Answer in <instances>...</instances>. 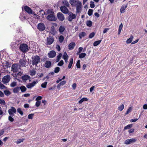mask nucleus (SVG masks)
Here are the masks:
<instances>
[{"label":"nucleus","mask_w":147,"mask_h":147,"mask_svg":"<svg viewBox=\"0 0 147 147\" xmlns=\"http://www.w3.org/2000/svg\"><path fill=\"white\" fill-rule=\"evenodd\" d=\"M4 92L5 94L7 96L10 95L11 94V92L8 90H5L4 91Z\"/></svg>","instance_id":"obj_41"},{"label":"nucleus","mask_w":147,"mask_h":147,"mask_svg":"<svg viewBox=\"0 0 147 147\" xmlns=\"http://www.w3.org/2000/svg\"><path fill=\"white\" fill-rule=\"evenodd\" d=\"M50 33L52 34L53 36H54L56 34V32L55 31V29H52L51 30Z\"/></svg>","instance_id":"obj_48"},{"label":"nucleus","mask_w":147,"mask_h":147,"mask_svg":"<svg viewBox=\"0 0 147 147\" xmlns=\"http://www.w3.org/2000/svg\"><path fill=\"white\" fill-rule=\"evenodd\" d=\"M64 40V37L62 35L60 36L59 38V41L60 43L62 42Z\"/></svg>","instance_id":"obj_32"},{"label":"nucleus","mask_w":147,"mask_h":147,"mask_svg":"<svg viewBox=\"0 0 147 147\" xmlns=\"http://www.w3.org/2000/svg\"><path fill=\"white\" fill-rule=\"evenodd\" d=\"M34 114L32 113L29 114L28 116V117L29 119H32L33 118V117L34 116Z\"/></svg>","instance_id":"obj_47"},{"label":"nucleus","mask_w":147,"mask_h":147,"mask_svg":"<svg viewBox=\"0 0 147 147\" xmlns=\"http://www.w3.org/2000/svg\"><path fill=\"white\" fill-rule=\"evenodd\" d=\"M8 119L11 122H12L14 121L13 118L11 116H9L8 117Z\"/></svg>","instance_id":"obj_59"},{"label":"nucleus","mask_w":147,"mask_h":147,"mask_svg":"<svg viewBox=\"0 0 147 147\" xmlns=\"http://www.w3.org/2000/svg\"><path fill=\"white\" fill-rule=\"evenodd\" d=\"M36 71L34 69L30 71V75L32 76H34L36 74Z\"/></svg>","instance_id":"obj_36"},{"label":"nucleus","mask_w":147,"mask_h":147,"mask_svg":"<svg viewBox=\"0 0 147 147\" xmlns=\"http://www.w3.org/2000/svg\"><path fill=\"white\" fill-rule=\"evenodd\" d=\"M93 10L92 9H89L88 12V15L90 16H91L93 13Z\"/></svg>","instance_id":"obj_43"},{"label":"nucleus","mask_w":147,"mask_h":147,"mask_svg":"<svg viewBox=\"0 0 147 147\" xmlns=\"http://www.w3.org/2000/svg\"><path fill=\"white\" fill-rule=\"evenodd\" d=\"M124 105L123 104H122L118 107V109L120 111H121L124 109Z\"/></svg>","instance_id":"obj_35"},{"label":"nucleus","mask_w":147,"mask_h":147,"mask_svg":"<svg viewBox=\"0 0 147 147\" xmlns=\"http://www.w3.org/2000/svg\"><path fill=\"white\" fill-rule=\"evenodd\" d=\"M63 3L67 7H68L69 6V4L68 1L67 0L64 1H63Z\"/></svg>","instance_id":"obj_40"},{"label":"nucleus","mask_w":147,"mask_h":147,"mask_svg":"<svg viewBox=\"0 0 147 147\" xmlns=\"http://www.w3.org/2000/svg\"><path fill=\"white\" fill-rule=\"evenodd\" d=\"M4 133V130L2 129L1 130H0V136L3 135Z\"/></svg>","instance_id":"obj_63"},{"label":"nucleus","mask_w":147,"mask_h":147,"mask_svg":"<svg viewBox=\"0 0 147 147\" xmlns=\"http://www.w3.org/2000/svg\"><path fill=\"white\" fill-rule=\"evenodd\" d=\"M76 66L78 68H80V60L78 61L76 63Z\"/></svg>","instance_id":"obj_50"},{"label":"nucleus","mask_w":147,"mask_h":147,"mask_svg":"<svg viewBox=\"0 0 147 147\" xmlns=\"http://www.w3.org/2000/svg\"><path fill=\"white\" fill-rule=\"evenodd\" d=\"M65 27L64 26H60L59 29V31L61 34H62L63 32L65 30Z\"/></svg>","instance_id":"obj_22"},{"label":"nucleus","mask_w":147,"mask_h":147,"mask_svg":"<svg viewBox=\"0 0 147 147\" xmlns=\"http://www.w3.org/2000/svg\"><path fill=\"white\" fill-rule=\"evenodd\" d=\"M88 100V99L86 98H82L79 101V103L80 104H81L84 101H87Z\"/></svg>","instance_id":"obj_38"},{"label":"nucleus","mask_w":147,"mask_h":147,"mask_svg":"<svg viewBox=\"0 0 147 147\" xmlns=\"http://www.w3.org/2000/svg\"><path fill=\"white\" fill-rule=\"evenodd\" d=\"M46 27L44 24L42 23H39L38 24L37 28L40 31H42L45 30Z\"/></svg>","instance_id":"obj_9"},{"label":"nucleus","mask_w":147,"mask_h":147,"mask_svg":"<svg viewBox=\"0 0 147 147\" xmlns=\"http://www.w3.org/2000/svg\"><path fill=\"white\" fill-rule=\"evenodd\" d=\"M86 25L87 26L90 27L92 26V22L90 20L87 21L86 22Z\"/></svg>","instance_id":"obj_33"},{"label":"nucleus","mask_w":147,"mask_h":147,"mask_svg":"<svg viewBox=\"0 0 147 147\" xmlns=\"http://www.w3.org/2000/svg\"><path fill=\"white\" fill-rule=\"evenodd\" d=\"M24 139H19L17 140V141L16 142V143L18 144L20 143L21 142H22L24 140Z\"/></svg>","instance_id":"obj_56"},{"label":"nucleus","mask_w":147,"mask_h":147,"mask_svg":"<svg viewBox=\"0 0 147 147\" xmlns=\"http://www.w3.org/2000/svg\"><path fill=\"white\" fill-rule=\"evenodd\" d=\"M32 64L33 65H35L37 66L39 63L40 62V57L38 55H36L34 57L32 56Z\"/></svg>","instance_id":"obj_3"},{"label":"nucleus","mask_w":147,"mask_h":147,"mask_svg":"<svg viewBox=\"0 0 147 147\" xmlns=\"http://www.w3.org/2000/svg\"><path fill=\"white\" fill-rule=\"evenodd\" d=\"M0 103L5 105V100L3 99H0Z\"/></svg>","instance_id":"obj_61"},{"label":"nucleus","mask_w":147,"mask_h":147,"mask_svg":"<svg viewBox=\"0 0 147 147\" xmlns=\"http://www.w3.org/2000/svg\"><path fill=\"white\" fill-rule=\"evenodd\" d=\"M16 85V82H12L10 86L11 87H14Z\"/></svg>","instance_id":"obj_54"},{"label":"nucleus","mask_w":147,"mask_h":147,"mask_svg":"<svg viewBox=\"0 0 147 147\" xmlns=\"http://www.w3.org/2000/svg\"><path fill=\"white\" fill-rule=\"evenodd\" d=\"M80 39H81L86 36V34L85 32H80L78 35Z\"/></svg>","instance_id":"obj_23"},{"label":"nucleus","mask_w":147,"mask_h":147,"mask_svg":"<svg viewBox=\"0 0 147 147\" xmlns=\"http://www.w3.org/2000/svg\"><path fill=\"white\" fill-rule=\"evenodd\" d=\"M64 64V62L62 60L60 61L57 64V65L59 66H62Z\"/></svg>","instance_id":"obj_55"},{"label":"nucleus","mask_w":147,"mask_h":147,"mask_svg":"<svg viewBox=\"0 0 147 147\" xmlns=\"http://www.w3.org/2000/svg\"><path fill=\"white\" fill-rule=\"evenodd\" d=\"M16 111L15 108L13 107H12L11 109H9L8 110V113L9 115L11 116H13V113H16Z\"/></svg>","instance_id":"obj_14"},{"label":"nucleus","mask_w":147,"mask_h":147,"mask_svg":"<svg viewBox=\"0 0 147 147\" xmlns=\"http://www.w3.org/2000/svg\"><path fill=\"white\" fill-rule=\"evenodd\" d=\"M66 83V81L65 80H63L60 83V84H61V86H63Z\"/></svg>","instance_id":"obj_64"},{"label":"nucleus","mask_w":147,"mask_h":147,"mask_svg":"<svg viewBox=\"0 0 147 147\" xmlns=\"http://www.w3.org/2000/svg\"><path fill=\"white\" fill-rule=\"evenodd\" d=\"M73 63V59L72 58H71L70 59V62L68 65V68L70 69L71 68L72 64Z\"/></svg>","instance_id":"obj_28"},{"label":"nucleus","mask_w":147,"mask_h":147,"mask_svg":"<svg viewBox=\"0 0 147 147\" xmlns=\"http://www.w3.org/2000/svg\"><path fill=\"white\" fill-rule=\"evenodd\" d=\"M30 78V77L27 75H24L22 77V79L23 81H26Z\"/></svg>","instance_id":"obj_24"},{"label":"nucleus","mask_w":147,"mask_h":147,"mask_svg":"<svg viewBox=\"0 0 147 147\" xmlns=\"http://www.w3.org/2000/svg\"><path fill=\"white\" fill-rule=\"evenodd\" d=\"M123 27V25L122 23H121L119 26V29L118 30V34H120L121 32Z\"/></svg>","instance_id":"obj_34"},{"label":"nucleus","mask_w":147,"mask_h":147,"mask_svg":"<svg viewBox=\"0 0 147 147\" xmlns=\"http://www.w3.org/2000/svg\"><path fill=\"white\" fill-rule=\"evenodd\" d=\"M101 40H100L96 41L93 43V45L94 47L98 45L101 42Z\"/></svg>","instance_id":"obj_31"},{"label":"nucleus","mask_w":147,"mask_h":147,"mask_svg":"<svg viewBox=\"0 0 147 147\" xmlns=\"http://www.w3.org/2000/svg\"><path fill=\"white\" fill-rule=\"evenodd\" d=\"M57 16L58 19L61 21H63L65 19L64 15L61 12H59L57 14Z\"/></svg>","instance_id":"obj_13"},{"label":"nucleus","mask_w":147,"mask_h":147,"mask_svg":"<svg viewBox=\"0 0 147 147\" xmlns=\"http://www.w3.org/2000/svg\"><path fill=\"white\" fill-rule=\"evenodd\" d=\"M11 79L10 76L9 75L4 76L2 79V81L3 84H6L9 82Z\"/></svg>","instance_id":"obj_8"},{"label":"nucleus","mask_w":147,"mask_h":147,"mask_svg":"<svg viewBox=\"0 0 147 147\" xmlns=\"http://www.w3.org/2000/svg\"><path fill=\"white\" fill-rule=\"evenodd\" d=\"M47 84V82H44L41 84V86L42 88H45L46 87Z\"/></svg>","instance_id":"obj_44"},{"label":"nucleus","mask_w":147,"mask_h":147,"mask_svg":"<svg viewBox=\"0 0 147 147\" xmlns=\"http://www.w3.org/2000/svg\"><path fill=\"white\" fill-rule=\"evenodd\" d=\"M61 54L60 53V54H59L57 56V58L56 60V62H58L59 61L60 59H61Z\"/></svg>","instance_id":"obj_45"},{"label":"nucleus","mask_w":147,"mask_h":147,"mask_svg":"<svg viewBox=\"0 0 147 147\" xmlns=\"http://www.w3.org/2000/svg\"><path fill=\"white\" fill-rule=\"evenodd\" d=\"M69 3L72 7H76L79 3H81V1L78 0H70Z\"/></svg>","instance_id":"obj_6"},{"label":"nucleus","mask_w":147,"mask_h":147,"mask_svg":"<svg viewBox=\"0 0 147 147\" xmlns=\"http://www.w3.org/2000/svg\"><path fill=\"white\" fill-rule=\"evenodd\" d=\"M17 111L22 115L23 114V111H22L21 109L20 108H18L17 109Z\"/></svg>","instance_id":"obj_51"},{"label":"nucleus","mask_w":147,"mask_h":147,"mask_svg":"<svg viewBox=\"0 0 147 147\" xmlns=\"http://www.w3.org/2000/svg\"><path fill=\"white\" fill-rule=\"evenodd\" d=\"M3 66L7 68L11 67V64L8 61H6V63H5L3 65Z\"/></svg>","instance_id":"obj_29"},{"label":"nucleus","mask_w":147,"mask_h":147,"mask_svg":"<svg viewBox=\"0 0 147 147\" xmlns=\"http://www.w3.org/2000/svg\"><path fill=\"white\" fill-rule=\"evenodd\" d=\"M19 66L17 64H14L12 65L11 69V71L13 72H17L18 71L19 69Z\"/></svg>","instance_id":"obj_7"},{"label":"nucleus","mask_w":147,"mask_h":147,"mask_svg":"<svg viewBox=\"0 0 147 147\" xmlns=\"http://www.w3.org/2000/svg\"><path fill=\"white\" fill-rule=\"evenodd\" d=\"M60 68L59 67H57L55 68L54 72L55 73H57L59 72L60 71Z\"/></svg>","instance_id":"obj_46"},{"label":"nucleus","mask_w":147,"mask_h":147,"mask_svg":"<svg viewBox=\"0 0 147 147\" xmlns=\"http://www.w3.org/2000/svg\"><path fill=\"white\" fill-rule=\"evenodd\" d=\"M26 62L27 61L25 59H25H24V58L22 59H20L19 61L20 64L22 67H25V65Z\"/></svg>","instance_id":"obj_17"},{"label":"nucleus","mask_w":147,"mask_h":147,"mask_svg":"<svg viewBox=\"0 0 147 147\" xmlns=\"http://www.w3.org/2000/svg\"><path fill=\"white\" fill-rule=\"evenodd\" d=\"M20 18L22 20L27 19L28 18V15L24 13L23 12H22L20 13Z\"/></svg>","instance_id":"obj_16"},{"label":"nucleus","mask_w":147,"mask_h":147,"mask_svg":"<svg viewBox=\"0 0 147 147\" xmlns=\"http://www.w3.org/2000/svg\"><path fill=\"white\" fill-rule=\"evenodd\" d=\"M36 82L35 81H34L32 83H29L26 85V87L28 88H31L33 87L36 84Z\"/></svg>","instance_id":"obj_18"},{"label":"nucleus","mask_w":147,"mask_h":147,"mask_svg":"<svg viewBox=\"0 0 147 147\" xmlns=\"http://www.w3.org/2000/svg\"><path fill=\"white\" fill-rule=\"evenodd\" d=\"M76 16L75 14L71 12L70 13L67 18L69 22H71L73 19L76 18Z\"/></svg>","instance_id":"obj_12"},{"label":"nucleus","mask_w":147,"mask_h":147,"mask_svg":"<svg viewBox=\"0 0 147 147\" xmlns=\"http://www.w3.org/2000/svg\"><path fill=\"white\" fill-rule=\"evenodd\" d=\"M82 3H79V4L76 7V12L77 13H79L80 12L81 9L82 8Z\"/></svg>","instance_id":"obj_20"},{"label":"nucleus","mask_w":147,"mask_h":147,"mask_svg":"<svg viewBox=\"0 0 147 147\" xmlns=\"http://www.w3.org/2000/svg\"><path fill=\"white\" fill-rule=\"evenodd\" d=\"M60 9L61 12L67 14L69 12L68 9L64 6H61L60 7Z\"/></svg>","instance_id":"obj_10"},{"label":"nucleus","mask_w":147,"mask_h":147,"mask_svg":"<svg viewBox=\"0 0 147 147\" xmlns=\"http://www.w3.org/2000/svg\"><path fill=\"white\" fill-rule=\"evenodd\" d=\"M40 103L41 102L40 101H37L36 102L35 106L37 107H38L40 105Z\"/></svg>","instance_id":"obj_58"},{"label":"nucleus","mask_w":147,"mask_h":147,"mask_svg":"<svg viewBox=\"0 0 147 147\" xmlns=\"http://www.w3.org/2000/svg\"><path fill=\"white\" fill-rule=\"evenodd\" d=\"M42 98L41 96H39L37 97L36 99V100L37 101H39V100H41Z\"/></svg>","instance_id":"obj_60"},{"label":"nucleus","mask_w":147,"mask_h":147,"mask_svg":"<svg viewBox=\"0 0 147 147\" xmlns=\"http://www.w3.org/2000/svg\"><path fill=\"white\" fill-rule=\"evenodd\" d=\"M54 41V37L51 36H49L47 38L46 45H51L52 44Z\"/></svg>","instance_id":"obj_5"},{"label":"nucleus","mask_w":147,"mask_h":147,"mask_svg":"<svg viewBox=\"0 0 147 147\" xmlns=\"http://www.w3.org/2000/svg\"><path fill=\"white\" fill-rule=\"evenodd\" d=\"M30 47L26 44L23 43L20 44L19 49L24 53H25L30 49Z\"/></svg>","instance_id":"obj_2"},{"label":"nucleus","mask_w":147,"mask_h":147,"mask_svg":"<svg viewBox=\"0 0 147 147\" xmlns=\"http://www.w3.org/2000/svg\"><path fill=\"white\" fill-rule=\"evenodd\" d=\"M83 48L82 47H80L78 49V50L76 53V55H79L82 51L83 50Z\"/></svg>","instance_id":"obj_39"},{"label":"nucleus","mask_w":147,"mask_h":147,"mask_svg":"<svg viewBox=\"0 0 147 147\" xmlns=\"http://www.w3.org/2000/svg\"><path fill=\"white\" fill-rule=\"evenodd\" d=\"M136 140L134 138H131L125 140L124 143L126 144H129L133 143L135 142Z\"/></svg>","instance_id":"obj_11"},{"label":"nucleus","mask_w":147,"mask_h":147,"mask_svg":"<svg viewBox=\"0 0 147 147\" xmlns=\"http://www.w3.org/2000/svg\"><path fill=\"white\" fill-rule=\"evenodd\" d=\"M20 90L22 92H24L27 89L24 86L22 85L20 87Z\"/></svg>","instance_id":"obj_26"},{"label":"nucleus","mask_w":147,"mask_h":147,"mask_svg":"<svg viewBox=\"0 0 147 147\" xmlns=\"http://www.w3.org/2000/svg\"><path fill=\"white\" fill-rule=\"evenodd\" d=\"M79 57L80 59L84 58L86 55V54L85 53H82L80 54H79Z\"/></svg>","instance_id":"obj_37"},{"label":"nucleus","mask_w":147,"mask_h":147,"mask_svg":"<svg viewBox=\"0 0 147 147\" xmlns=\"http://www.w3.org/2000/svg\"><path fill=\"white\" fill-rule=\"evenodd\" d=\"M95 33L94 32H92L90 33L89 36V37L90 38H92L94 36Z\"/></svg>","instance_id":"obj_52"},{"label":"nucleus","mask_w":147,"mask_h":147,"mask_svg":"<svg viewBox=\"0 0 147 147\" xmlns=\"http://www.w3.org/2000/svg\"><path fill=\"white\" fill-rule=\"evenodd\" d=\"M90 7L92 8H94L95 7V5L94 2L92 1L90 2Z\"/></svg>","instance_id":"obj_57"},{"label":"nucleus","mask_w":147,"mask_h":147,"mask_svg":"<svg viewBox=\"0 0 147 147\" xmlns=\"http://www.w3.org/2000/svg\"><path fill=\"white\" fill-rule=\"evenodd\" d=\"M76 45L75 43L74 42L70 43L68 45V48L69 50L73 49Z\"/></svg>","instance_id":"obj_19"},{"label":"nucleus","mask_w":147,"mask_h":147,"mask_svg":"<svg viewBox=\"0 0 147 147\" xmlns=\"http://www.w3.org/2000/svg\"><path fill=\"white\" fill-rule=\"evenodd\" d=\"M20 90V87H17L14 88L13 90V92L15 93H18Z\"/></svg>","instance_id":"obj_30"},{"label":"nucleus","mask_w":147,"mask_h":147,"mask_svg":"<svg viewBox=\"0 0 147 147\" xmlns=\"http://www.w3.org/2000/svg\"><path fill=\"white\" fill-rule=\"evenodd\" d=\"M51 65V62L50 61H47L44 64V66L46 68H50Z\"/></svg>","instance_id":"obj_21"},{"label":"nucleus","mask_w":147,"mask_h":147,"mask_svg":"<svg viewBox=\"0 0 147 147\" xmlns=\"http://www.w3.org/2000/svg\"><path fill=\"white\" fill-rule=\"evenodd\" d=\"M132 126V124H129L125 126L124 129V130L130 128Z\"/></svg>","instance_id":"obj_42"},{"label":"nucleus","mask_w":147,"mask_h":147,"mask_svg":"<svg viewBox=\"0 0 147 147\" xmlns=\"http://www.w3.org/2000/svg\"><path fill=\"white\" fill-rule=\"evenodd\" d=\"M66 58H68V55H67V53H66L65 52L63 55V59H65Z\"/></svg>","instance_id":"obj_53"},{"label":"nucleus","mask_w":147,"mask_h":147,"mask_svg":"<svg viewBox=\"0 0 147 147\" xmlns=\"http://www.w3.org/2000/svg\"><path fill=\"white\" fill-rule=\"evenodd\" d=\"M127 4L126 5H123L122 6L120 9V12L121 13H123L124 12V10L127 8Z\"/></svg>","instance_id":"obj_25"},{"label":"nucleus","mask_w":147,"mask_h":147,"mask_svg":"<svg viewBox=\"0 0 147 147\" xmlns=\"http://www.w3.org/2000/svg\"><path fill=\"white\" fill-rule=\"evenodd\" d=\"M47 13L48 15L47 16V19L49 21H55L57 20V18L55 15V13L53 11L50 9L47 11Z\"/></svg>","instance_id":"obj_1"},{"label":"nucleus","mask_w":147,"mask_h":147,"mask_svg":"<svg viewBox=\"0 0 147 147\" xmlns=\"http://www.w3.org/2000/svg\"><path fill=\"white\" fill-rule=\"evenodd\" d=\"M133 38V36L132 35H131L130 36V38L127 39V40L126 43L127 44L130 43L132 42Z\"/></svg>","instance_id":"obj_27"},{"label":"nucleus","mask_w":147,"mask_h":147,"mask_svg":"<svg viewBox=\"0 0 147 147\" xmlns=\"http://www.w3.org/2000/svg\"><path fill=\"white\" fill-rule=\"evenodd\" d=\"M30 95V94L29 93L25 94L22 95V96H24L25 97H27L29 96Z\"/></svg>","instance_id":"obj_62"},{"label":"nucleus","mask_w":147,"mask_h":147,"mask_svg":"<svg viewBox=\"0 0 147 147\" xmlns=\"http://www.w3.org/2000/svg\"><path fill=\"white\" fill-rule=\"evenodd\" d=\"M56 53L54 51H51L48 54V56L50 58H53L55 57Z\"/></svg>","instance_id":"obj_15"},{"label":"nucleus","mask_w":147,"mask_h":147,"mask_svg":"<svg viewBox=\"0 0 147 147\" xmlns=\"http://www.w3.org/2000/svg\"><path fill=\"white\" fill-rule=\"evenodd\" d=\"M22 10H23V9H24L29 14H34V12L33 11L32 9L27 5L24 6V9L22 7Z\"/></svg>","instance_id":"obj_4"},{"label":"nucleus","mask_w":147,"mask_h":147,"mask_svg":"<svg viewBox=\"0 0 147 147\" xmlns=\"http://www.w3.org/2000/svg\"><path fill=\"white\" fill-rule=\"evenodd\" d=\"M132 108L131 107H129L128 109L127 110V111L125 114V115H126L128 114L129 113H130L132 110Z\"/></svg>","instance_id":"obj_49"}]
</instances>
